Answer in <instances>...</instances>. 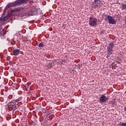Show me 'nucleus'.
Returning a JSON list of instances; mask_svg holds the SVG:
<instances>
[{
    "label": "nucleus",
    "instance_id": "nucleus-1",
    "mask_svg": "<svg viewBox=\"0 0 126 126\" xmlns=\"http://www.w3.org/2000/svg\"><path fill=\"white\" fill-rule=\"evenodd\" d=\"M27 1H29V0H17L12 3H9L7 6L8 7H14V6H17L20 4L27 3Z\"/></svg>",
    "mask_w": 126,
    "mask_h": 126
},
{
    "label": "nucleus",
    "instance_id": "nucleus-2",
    "mask_svg": "<svg viewBox=\"0 0 126 126\" xmlns=\"http://www.w3.org/2000/svg\"><path fill=\"white\" fill-rule=\"evenodd\" d=\"M102 2L100 0H94L93 3V6L94 8H100L102 6Z\"/></svg>",
    "mask_w": 126,
    "mask_h": 126
},
{
    "label": "nucleus",
    "instance_id": "nucleus-3",
    "mask_svg": "<svg viewBox=\"0 0 126 126\" xmlns=\"http://www.w3.org/2000/svg\"><path fill=\"white\" fill-rule=\"evenodd\" d=\"M115 44L113 43H109L108 47H107V54L109 56H111L113 54V48H114Z\"/></svg>",
    "mask_w": 126,
    "mask_h": 126
},
{
    "label": "nucleus",
    "instance_id": "nucleus-4",
    "mask_svg": "<svg viewBox=\"0 0 126 126\" xmlns=\"http://www.w3.org/2000/svg\"><path fill=\"white\" fill-rule=\"evenodd\" d=\"M89 24L91 26H97V19L93 17H90L89 19Z\"/></svg>",
    "mask_w": 126,
    "mask_h": 126
},
{
    "label": "nucleus",
    "instance_id": "nucleus-5",
    "mask_svg": "<svg viewBox=\"0 0 126 126\" xmlns=\"http://www.w3.org/2000/svg\"><path fill=\"white\" fill-rule=\"evenodd\" d=\"M107 19L110 24H116V21H115V19H113L112 16H108Z\"/></svg>",
    "mask_w": 126,
    "mask_h": 126
},
{
    "label": "nucleus",
    "instance_id": "nucleus-6",
    "mask_svg": "<svg viewBox=\"0 0 126 126\" xmlns=\"http://www.w3.org/2000/svg\"><path fill=\"white\" fill-rule=\"evenodd\" d=\"M109 100V98L106 97L105 95H101L100 98V103H104V102H106Z\"/></svg>",
    "mask_w": 126,
    "mask_h": 126
},
{
    "label": "nucleus",
    "instance_id": "nucleus-7",
    "mask_svg": "<svg viewBox=\"0 0 126 126\" xmlns=\"http://www.w3.org/2000/svg\"><path fill=\"white\" fill-rule=\"evenodd\" d=\"M10 15L9 14H7L5 17H1L0 18V22H4V21H6L7 19H8V18L9 17Z\"/></svg>",
    "mask_w": 126,
    "mask_h": 126
},
{
    "label": "nucleus",
    "instance_id": "nucleus-8",
    "mask_svg": "<svg viewBox=\"0 0 126 126\" xmlns=\"http://www.w3.org/2000/svg\"><path fill=\"white\" fill-rule=\"evenodd\" d=\"M19 53H20L19 49H15L13 50L14 56H18Z\"/></svg>",
    "mask_w": 126,
    "mask_h": 126
},
{
    "label": "nucleus",
    "instance_id": "nucleus-9",
    "mask_svg": "<svg viewBox=\"0 0 126 126\" xmlns=\"http://www.w3.org/2000/svg\"><path fill=\"white\" fill-rule=\"evenodd\" d=\"M10 108H12V109H13L14 110H16V105L14 104V103H12L11 105H9Z\"/></svg>",
    "mask_w": 126,
    "mask_h": 126
},
{
    "label": "nucleus",
    "instance_id": "nucleus-10",
    "mask_svg": "<svg viewBox=\"0 0 126 126\" xmlns=\"http://www.w3.org/2000/svg\"><path fill=\"white\" fill-rule=\"evenodd\" d=\"M38 47L39 48H44V44H43L42 43H39Z\"/></svg>",
    "mask_w": 126,
    "mask_h": 126
},
{
    "label": "nucleus",
    "instance_id": "nucleus-11",
    "mask_svg": "<svg viewBox=\"0 0 126 126\" xmlns=\"http://www.w3.org/2000/svg\"><path fill=\"white\" fill-rule=\"evenodd\" d=\"M119 126H126V123H120L119 124Z\"/></svg>",
    "mask_w": 126,
    "mask_h": 126
},
{
    "label": "nucleus",
    "instance_id": "nucleus-12",
    "mask_svg": "<svg viewBox=\"0 0 126 126\" xmlns=\"http://www.w3.org/2000/svg\"><path fill=\"white\" fill-rule=\"evenodd\" d=\"M112 66H113L114 67H117V64H116V63H113L111 64Z\"/></svg>",
    "mask_w": 126,
    "mask_h": 126
},
{
    "label": "nucleus",
    "instance_id": "nucleus-13",
    "mask_svg": "<svg viewBox=\"0 0 126 126\" xmlns=\"http://www.w3.org/2000/svg\"><path fill=\"white\" fill-rule=\"evenodd\" d=\"M123 9H126V4H123L122 5Z\"/></svg>",
    "mask_w": 126,
    "mask_h": 126
},
{
    "label": "nucleus",
    "instance_id": "nucleus-14",
    "mask_svg": "<svg viewBox=\"0 0 126 126\" xmlns=\"http://www.w3.org/2000/svg\"><path fill=\"white\" fill-rule=\"evenodd\" d=\"M17 11V9H12L11 10V12H12V13L16 12Z\"/></svg>",
    "mask_w": 126,
    "mask_h": 126
},
{
    "label": "nucleus",
    "instance_id": "nucleus-15",
    "mask_svg": "<svg viewBox=\"0 0 126 126\" xmlns=\"http://www.w3.org/2000/svg\"><path fill=\"white\" fill-rule=\"evenodd\" d=\"M17 11H20V10H22V8L21 7H19L18 8H16Z\"/></svg>",
    "mask_w": 126,
    "mask_h": 126
},
{
    "label": "nucleus",
    "instance_id": "nucleus-16",
    "mask_svg": "<svg viewBox=\"0 0 126 126\" xmlns=\"http://www.w3.org/2000/svg\"><path fill=\"white\" fill-rule=\"evenodd\" d=\"M21 99H22L21 97L19 98H18V99L16 100V101H17V102H19V101H21Z\"/></svg>",
    "mask_w": 126,
    "mask_h": 126
},
{
    "label": "nucleus",
    "instance_id": "nucleus-17",
    "mask_svg": "<svg viewBox=\"0 0 126 126\" xmlns=\"http://www.w3.org/2000/svg\"><path fill=\"white\" fill-rule=\"evenodd\" d=\"M107 20H108V19H107V18H106L105 19V21H107Z\"/></svg>",
    "mask_w": 126,
    "mask_h": 126
}]
</instances>
